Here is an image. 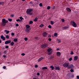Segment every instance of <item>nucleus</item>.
<instances>
[{
    "label": "nucleus",
    "instance_id": "1",
    "mask_svg": "<svg viewBox=\"0 0 79 79\" xmlns=\"http://www.w3.org/2000/svg\"><path fill=\"white\" fill-rule=\"evenodd\" d=\"M8 23V21L6 20L5 19H2V26H5L6 25V23Z\"/></svg>",
    "mask_w": 79,
    "mask_h": 79
},
{
    "label": "nucleus",
    "instance_id": "2",
    "mask_svg": "<svg viewBox=\"0 0 79 79\" xmlns=\"http://www.w3.org/2000/svg\"><path fill=\"white\" fill-rule=\"evenodd\" d=\"M32 9H27L26 11L27 14L28 15H32Z\"/></svg>",
    "mask_w": 79,
    "mask_h": 79
},
{
    "label": "nucleus",
    "instance_id": "3",
    "mask_svg": "<svg viewBox=\"0 0 79 79\" xmlns=\"http://www.w3.org/2000/svg\"><path fill=\"white\" fill-rule=\"evenodd\" d=\"M47 47V44H43L41 46V47L42 48H45L46 47Z\"/></svg>",
    "mask_w": 79,
    "mask_h": 79
},
{
    "label": "nucleus",
    "instance_id": "4",
    "mask_svg": "<svg viewBox=\"0 0 79 79\" xmlns=\"http://www.w3.org/2000/svg\"><path fill=\"white\" fill-rule=\"evenodd\" d=\"M63 66L65 68H67V67L68 68V67L69 66V63H65L63 64Z\"/></svg>",
    "mask_w": 79,
    "mask_h": 79
},
{
    "label": "nucleus",
    "instance_id": "5",
    "mask_svg": "<svg viewBox=\"0 0 79 79\" xmlns=\"http://www.w3.org/2000/svg\"><path fill=\"white\" fill-rule=\"evenodd\" d=\"M71 23H72V25L73 27H77V24L74 22H72Z\"/></svg>",
    "mask_w": 79,
    "mask_h": 79
},
{
    "label": "nucleus",
    "instance_id": "6",
    "mask_svg": "<svg viewBox=\"0 0 79 79\" xmlns=\"http://www.w3.org/2000/svg\"><path fill=\"white\" fill-rule=\"evenodd\" d=\"M5 43V44H10L11 43V41L10 40H8L6 41Z\"/></svg>",
    "mask_w": 79,
    "mask_h": 79
},
{
    "label": "nucleus",
    "instance_id": "7",
    "mask_svg": "<svg viewBox=\"0 0 79 79\" xmlns=\"http://www.w3.org/2000/svg\"><path fill=\"white\" fill-rule=\"evenodd\" d=\"M47 33L45 32H44L43 34L42 35L44 37H47Z\"/></svg>",
    "mask_w": 79,
    "mask_h": 79
},
{
    "label": "nucleus",
    "instance_id": "8",
    "mask_svg": "<svg viewBox=\"0 0 79 79\" xmlns=\"http://www.w3.org/2000/svg\"><path fill=\"white\" fill-rule=\"evenodd\" d=\"M78 59V56H74V61H76Z\"/></svg>",
    "mask_w": 79,
    "mask_h": 79
},
{
    "label": "nucleus",
    "instance_id": "9",
    "mask_svg": "<svg viewBox=\"0 0 79 79\" xmlns=\"http://www.w3.org/2000/svg\"><path fill=\"white\" fill-rule=\"evenodd\" d=\"M74 68V66L72 64H71L69 66V67H68V68Z\"/></svg>",
    "mask_w": 79,
    "mask_h": 79
},
{
    "label": "nucleus",
    "instance_id": "10",
    "mask_svg": "<svg viewBox=\"0 0 79 79\" xmlns=\"http://www.w3.org/2000/svg\"><path fill=\"white\" fill-rule=\"evenodd\" d=\"M66 10H67V11H68V12H71V9H70L68 7H67L66 8Z\"/></svg>",
    "mask_w": 79,
    "mask_h": 79
},
{
    "label": "nucleus",
    "instance_id": "11",
    "mask_svg": "<svg viewBox=\"0 0 79 79\" xmlns=\"http://www.w3.org/2000/svg\"><path fill=\"white\" fill-rule=\"evenodd\" d=\"M1 38L3 40H5V37H4L3 35H2L1 36Z\"/></svg>",
    "mask_w": 79,
    "mask_h": 79
},
{
    "label": "nucleus",
    "instance_id": "12",
    "mask_svg": "<svg viewBox=\"0 0 79 79\" xmlns=\"http://www.w3.org/2000/svg\"><path fill=\"white\" fill-rule=\"evenodd\" d=\"M43 59H44V57H41L38 60V62H40V61H41V60H42Z\"/></svg>",
    "mask_w": 79,
    "mask_h": 79
},
{
    "label": "nucleus",
    "instance_id": "13",
    "mask_svg": "<svg viewBox=\"0 0 79 79\" xmlns=\"http://www.w3.org/2000/svg\"><path fill=\"white\" fill-rule=\"evenodd\" d=\"M55 68L56 69V70H58V71H59V70L60 69V68L59 67H57L56 66Z\"/></svg>",
    "mask_w": 79,
    "mask_h": 79
},
{
    "label": "nucleus",
    "instance_id": "14",
    "mask_svg": "<svg viewBox=\"0 0 79 79\" xmlns=\"http://www.w3.org/2000/svg\"><path fill=\"white\" fill-rule=\"evenodd\" d=\"M4 32H6V34H9V32H10L9 31H8L6 30H4Z\"/></svg>",
    "mask_w": 79,
    "mask_h": 79
},
{
    "label": "nucleus",
    "instance_id": "15",
    "mask_svg": "<svg viewBox=\"0 0 79 79\" xmlns=\"http://www.w3.org/2000/svg\"><path fill=\"white\" fill-rule=\"evenodd\" d=\"M56 54L57 56H60V55H61V53L60 52H57L56 53Z\"/></svg>",
    "mask_w": 79,
    "mask_h": 79
},
{
    "label": "nucleus",
    "instance_id": "16",
    "mask_svg": "<svg viewBox=\"0 0 79 79\" xmlns=\"http://www.w3.org/2000/svg\"><path fill=\"white\" fill-rule=\"evenodd\" d=\"M31 30L30 28H26V31L27 32H29V31Z\"/></svg>",
    "mask_w": 79,
    "mask_h": 79
},
{
    "label": "nucleus",
    "instance_id": "17",
    "mask_svg": "<svg viewBox=\"0 0 79 79\" xmlns=\"http://www.w3.org/2000/svg\"><path fill=\"white\" fill-rule=\"evenodd\" d=\"M26 27L27 29H30L29 27H30V26L28 25H26Z\"/></svg>",
    "mask_w": 79,
    "mask_h": 79
},
{
    "label": "nucleus",
    "instance_id": "18",
    "mask_svg": "<svg viewBox=\"0 0 79 79\" xmlns=\"http://www.w3.org/2000/svg\"><path fill=\"white\" fill-rule=\"evenodd\" d=\"M50 68H51L52 70H53V69H54V67H53V66H51Z\"/></svg>",
    "mask_w": 79,
    "mask_h": 79
},
{
    "label": "nucleus",
    "instance_id": "19",
    "mask_svg": "<svg viewBox=\"0 0 79 79\" xmlns=\"http://www.w3.org/2000/svg\"><path fill=\"white\" fill-rule=\"evenodd\" d=\"M38 19V18H37L36 17L35 19L34 20V21H35V22H36V21H37V20Z\"/></svg>",
    "mask_w": 79,
    "mask_h": 79
},
{
    "label": "nucleus",
    "instance_id": "20",
    "mask_svg": "<svg viewBox=\"0 0 79 79\" xmlns=\"http://www.w3.org/2000/svg\"><path fill=\"white\" fill-rule=\"evenodd\" d=\"M51 51H52V49L49 48L47 50V51L48 52H51Z\"/></svg>",
    "mask_w": 79,
    "mask_h": 79
},
{
    "label": "nucleus",
    "instance_id": "21",
    "mask_svg": "<svg viewBox=\"0 0 79 79\" xmlns=\"http://www.w3.org/2000/svg\"><path fill=\"white\" fill-rule=\"evenodd\" d=\"M42 69H47V68L46 67H44L42 68Z\"/></svg>",
    "mask_w": 79,
    "mask_h": 79
},
{
    "label": "nucleus",
    "instance_id": "22",
    "mask_svg": "<svg viewBox=\"0 0 79 79\" xmlns=\"http://www.w3.org/2000/svg\"><path fill=\"white\" fill-rule=\"evenodd\" d=\"M14 44H15V43H14V42H12L11 43L10 45H12V46H13V45H14Z\"/></svg>",
    "mask_w": 79,
    "mask_h": 79
},
{
    "label": "nucleus",
    "instance_id": "23",
    "mask_svg": "<svg viewBox=\"0 0 79 79\" xmlns=\"http://www.w3.org/2000/svg\"><path fill=\"white\" fill-rule=\"evenodd\" d=\"M67 28H68V27H63L62 29H66Z\"/></svg>",
    "mask_w": 79,
    "mask_h": 79
},
{
    "label": "nucleus",
    "instance_id": "24",
    "mask_svg": "<svg viewBox=\"0 0 79 79\" xmlns=\"http://www.w3.org/2000/svg\"><path fill=\"white\" fill-rule=\"evenodd\" d=\"M8 20L9 21H10V22H11V21H12V19H8Z\"/></svg>",
    "mask_w": 79,
    "mask_h": 79
},
{
    "label": "nucleus",
    "instance_id": "25",
    "mask_svg": "<svg viewBox=\"0 0 79 79\" xmlns=\"http://www.w3.org/2000/svg\"><path fill=\"white\" fill-rule=\"evenodd\" d=\"M58 35V34H57V33H55L54 34V36H55V37H56V36H57V35Z\"/></svg>",
    "mask_w": 79,
    "mask_h": 79
},
{
    "label": "nucleus",
    "instance_id": "26",
    "mask_svg": "<svg viewBox=\"0 0 79 79\" xmlns=\"http://www.w3.org/2000/svg\"><path fill=\"white\" fill-rule=\"evenodd\" d=\"M52 52H48V55H51V54H52Z\"/></svg>",
    "mask_w": 79,
    "mask_h": 79
},
{
    "label": "nucleus",
    "instance_id": "27",
    "mask_svg": "<svg viewBox=\"0 0 79 79\" xmlns=\"http://www.w3.org/2000/svg\"><path fill=\"white\" fill-rule=\"evenodd\" d=\"M5 37L7 39H9V36H8V35H6Z\"/></svg>",
    "mask_w": 79,
    "mask_h": 79
},
{
    "label": "nucleus",
    "instance_id": "28",
    "mask_svg": "<svg viewBox=\"0 0 79 79\" xmlns=\"http://www.w3.org/2000/svg\"><path fill=\"white\" fill-rule=\"evenodd\" d=\"M18 41V40L16 39H15L14 40V42H17Z\"/></svg>",
    "mask_w": 79,
    "mask_h": 79
},
{
    "label": "nucleus",
    "instance_id": "29",
    "mask_svg": "<svg viewBox=\"0 0 79 79\" xmlns=\"http://www.w3.org/2000/svg\"><path fill=\"white\" fill-rule=\"evenodd\" d=\"M16 21L17 22H20L21 21V20L19 19H17Z\"/></svg>",
    "mask_w": 79,
    "mask_h": 79
},
{
    "label": "nucleus",
    "instance_id": "30",
    "mask_svg": "<svg viewBox=\"0 0 79 79\" xmlns=\"http://www.w3.org/2000/svg\"><path fill=\"white\" fill-rule=\"evenodd\" d=\"M32 23H33V22L32 21H31L29 22V24H32Z\"/></svg>",
    "mask_w": 79,
    "mask_h": 79
},
{
    "label": "nucleus",
    "instance_id": "31",
    "mask_svg": "<svg viewBox=\"0 0 79 79\" xmlns=\"http://www.w3.org/2000/svg\"><path fill=\"white\" fill-rule=\"evenodd\" d=\"M70 71L71 73H74V70H73V69H72L70 70Z\"/></svg>",
    "mask_w": 79,
    "mask_h": 79
},
{
    "label": "nucleus",
    "instance_id": "32",
    "mask_svg": "<svg viewBox=\"0 0 79 79\" xmlns=\"http://www.w3.org/2000/svg\"><path fill=\"white\" fill-rule=\"evenodd\" d=\"M39 26L40 27H43V26H44V25H43V24H41Z\"/></svg>",
    "mask_w": 79,
    "mask_h": 79
},
{
    "label": "nucleus",
    "instance_id": "33",
    "mask_svg": "<svg viewBox=\"0 0 79 79\" xmlns=\"http://www.w3.org/2000/svg\"><path fill=\"white\" fill-rule=\"evenodd\" d=\"M47 8L48 10H50V6H48Z\"/></svg>",
    "mask_w": 79,
    "mask_h": 79
},
{
    "label": "nucleus",
    "instance_id": "34",
    "mask_svg": "<svg viewBox=\"0 0 79 79\" xmlns=\"http://www.w3.org/2000/svg\"><path fill=\"white\" fill-rule=\"evenodd\" d=\"M50 22H51V24H52H52H54V23H53V22L52 21H51Z\"/></svg>",
    "mask_w": 79,
    "mask_h": 79
},
{
    "label": "nucleus",
    "instance_id": "35",
    "mask_svg": "<svg viewBox=\"0 0 79 79\" xmlns=\"http://www.w3.org/2000/svg\"><path fill=\"white\" fill-rule=\"evenodd\" d=\"M35 68H37L38 67V65L37 64H36L35 65Z\"/></svg>",
    "mask_w": 79,
    "mask_h": 79
},
{
    "label": "nucleus",
    "instance_id": "36",
    "mask_svg": "<svg viewBox=\"0 0 79 79\" xmlns=\"http://www.w3.org/2000/svg\"><path fill=\"white\" fill-rule=\"evenodd\" d=\"M61 21L62 23H64V19H61Z\"/></svg>",
    "mask_w": 79,
    "mask_h": 79
},
{
    "label": "nucleus",
    "instance_id": "37",
    "mask_svg": "<svg viewBox=\"0 0 79 79\" xmlns=\"http://www.w3.org/2000/svg\"><path fill=\"white\" fill-rule=\"evenodd\" d=\"M48 27L50 29H51V28H52V27L50 25H49L48 26Z\"/></svg>",
    "mask_w": 79,
    "mask_h": 79
},
{
    "label": "nucleus",
    "instance_id": "38",
    "mask_svg": "<svg viewBox=\"0 0 79 79\" xmlns=\"http://www.w3.org/2000/svg\"><path fill=\"white\" fill-rule=\"evenodd\" d=\"M19 18L20 19H21V20H23V17H20Z\"/></svg>",
    "mask_w": 79,
    "mask_h": 79
},
{
    "label": "nucleus",
    "instance_id": "39",
    "mask_svg": "<svg viewBox=\"0 0 79 79\" xmlns=\"http://www.w3.org/2000/svg\"><path fill=\"white\" fill-rule=\"evenodd\" d=\"M24 40H26V41H27V38H25Z\"/></svg>",
    "mask_w": 79,
    "mask_h": 79
},
{
    "label": "nucleus",
    "instance_id": "40",
    "mask_svg": "<svg viewBox=\"0 0 79 79\" xmlns=\"http://www.w3.org/2000/svg\"><path fill=\"white\" fill-rule=\"evenodd\" d=\"M3 4V2H0V5H2Z\"/></svg>",
    "mask_w": 79,
    "mask_h": 79
},
{
    "label": "nucleus",
    "instance_id": "41",
    "mask_svg": "<svg viewBox=\"0 0 79 79\" xmlns=\"http://www.w3.org/2000/svg\"><path fill=\"white\" fill-rule=\"evenodd\" d=\"M21 55H22V56H24V55H25V54L24 53H22L21 54Z\"/></svg>",
    "mask_w": 79,
    "mask_h": 79
},
{
    "label": "nucleus",
    "instance_id": "42",
    "mask_svg": "<svg viewBox=\"0 0 79 79\" xmlns=\"http://www.w3.org/2000/svg\"><path fill=\"white\" fill-rule=\"evenodd\" d=\"M40 6H42V4L41 3H40Z\"/></svg>",
    "mask_w": 79,
    "mask_h": 79
},
{
    "label": "nucleus",
    "instance_id": "43",
    "mask_svg": "<svg viewBox=\"0 0 79 79\" xmlns=\"http://www.w3.org/2000/svg\"><path fill=\"white\" fill-rule=\"evenodd\" d=\"M72 58L70 57L69 59V61H71V60H72Z\"/></svg>",
    "mask_w": 79,
    "mask_h": 79
},
{
    "label": "nucleus",
    "instance_id": "44",
    "mask_svg": "<svg viewBox=\"0 0 79 79\" xmlns=\"http://www.w3.org/2000/svg\"><path fill=\"white\" fill-rule=\"evenodd\" d=\"M16 27H18V26H19V24H18V23H17L16 24Z\"/></svg>",
    "mask_w": 79,
    "mask_h": 79
},
{
    "label": "nucleus",
    "instance_id": "45",
    "mask_svg": "<svg viewBox=\"0 0 79 79\" xmlns=\"http://www.w3.org/2000/svg\"><path fill=\"white\" fill-rule=\"evenodd\" d=\"M3 58H6V55H3Z\"/></svg>",
    "mask_w": 79,
    "mask_h": 79
},
{
    "label": "nucleus",
    "instance_id": "46",
    "mask_svg": "<svg viewBox=\"0 0 79 79\" xmlns=\"http://www.w3.org/2000/svg\"><path fill=\"white\" fill-rule=\"evenodd\" d=\"M48 40H49V41H51V40H52V39L51 38H49Z\"/></svg>",
    "mask_w": 79,
    "mask_h": 79
},
{
    "label": "nucleus",
    "instance_id": "47",
    "mask_svg": "<svg viewBox=\"0 0 79 79\" xmlns=\"http://www.w3.org/2000/svg\"><path fill=\"white\" fill-rule=\"evenodd\" d=\"M3 69H6V66H4L3 67Z\"/></svg>",
    "mask_w": 79,
    "mask_h": 79
},
{
    "label": "nucleus",
    "instance_id": "48",
    "mask_svg": "<svg viewBox=\"0 0 79 79\" xmlns=\"http://www.w3.org/2000/svg\"><path fill=\"white\" fill-rule=\"evenodd\" d=\"M71 55H73V52H72L70 53Z\"/></svg>",
    "mask_w": 79,
    "mask_h": 79
},
{
    "label": "nucleus",
    "instance_id": "49",
    "mask_svg": "<svg viewBox=\"0 0 79 79\" xmlns=\"http://www.w3.org/2000/svg\"><path fill=\"white\" fill-rule=\"evenodd\" d=\"M77 79H79V76H77Z\"/></svg>",
    "mask_w": 79,
    "mask_h": 79
},
{
    "label": "nucleus",
    "instance_id": "50",
    "mask_svg": "<svg viewBox=\"0 0 79 79\" xmlns=\"http://www.w3.org/2000/svg\"><path fill=\"white\" fill-rule=\"evenodd\" d=\"M15 35V34L13 33H11V35Z\"/></svg>",
    "mask_w": 79,
    "mask_h": 79
},
{
    "label": "nucleus",
    "instance_id": "51",
    "mask_svg": "<svg viewBox=\"0 0 79 79\" xmlns=\"http://www.w3.org/2000/svg\"><path fill=\"white\" fill-rule=\"evenodd\" d=\"M5 48H8V46H6L5 47Z\"/></svg>",
    "mask_w": 79,
    "mask_h": 79
},
{
    "label": "nucleus",
    "instance_id": "52",
    "mask_svg": "<svg viewBox=\"0 0 79 79\" xmlns=\"http://www.w3.org/2000/svg\"><path fill=\"white\" fill-rule=\"evenodd\" d=\"M58 40V43H60V42H61V40Z\"/></svg>",
    "mask_w": 79,
    "mask_h": 79
},
{
    "label": "nucleus",
    "instance_id": "53",
    "mask_svg": "<svg viewBox=\"0 0 79 79\" xmlns=\"http://www.w3.org/2000/svg\"><path fill=\"white\" fill-rule=\"evenodd\" d=\"M4 54H6V51H5L4 52Z\"/></svg>",
    "mask_w": 79,
    "mask_h": 79
},
{
    "label": "nucleus",
    "instance_id": "54",
    "mask_svg": "<svg viewBox=\"0 0 79 79\" xmlns=\"http://www.w3.org/2000/svg\"><path fill=\"white\" fill-rule=\"evenodd\" d=\"M37 76H39L40 75V73H37Z\"/></svg>",
    "mask_w": 79,
    "mask_h": 79
},
{
    "label": "nucleus",
    "instance_id": "55",
    "mask_svg": "<svg viewBox=\"0 0 79 79\" xmlns=\"http://www.w3.org/2000/svg\"><path fill=\"white\" fill-rule=\"evenodd\" d=\"M48 37H51V35H48Z\"/></svg>",
    "mask_w": 79,
    "mask_h": 79
},
{
    "label": "nucleus",
    "instance_id": "56",
    "mask_svg": "<svg viewBox=\"0 0 79 79\" xmlns=\"http://www.w3.org/2000/svg\"><path fill=\"white\" fill-rule=\"evenodd\" d=\"M55 6H54L52 8V9H55Z\"/></svg>",
    "mask_w": 79,
    "mask_h": 79
},
{
    "label": "nucleus",
    "instance_id": "57",
    "mask_svg": "<svg viewBox=\"0 0 79 79\" xmlns=\"http://www.w3.org/2000/svg\"><path fill=\"white\" fill-rule=\"evenodd\" d=\"M14 15H11V17H13Z\"/></svg>",
    "mask_w": 79,
    "mask_h": 79
},
{
    "label": "nucleus",
    "instance_id": "58",
    "mask_svg": "<svg viewBox=\"0 0 79 79\" xmlns=\"http://www.w3.org/2000/svg\"><path fill=\"white\" fill-rule=\"evenodd\" d=\"M57 50H60V49L59 48H57L56 49Z\"/></svg>",
    "mask_w": 79,
    "mask_h": 79
},
{
    "label": "nucleus",
    "instance_id": "59",
    "mask_svg": "<svg viewBox=\"0 0 79 79\" xmlns=\"http://www.w3.org/2000/svg\"><path fill=\"white\" fill-rule=\"evenodd\" d=\"M1 43H2V41L0 40V44H1Z\"/></svg>",
    "mask_w": 79,
    "mask_h": 79
},
{
    "label": "nucleus",
    "instance_id": "60",
    "mask_svg": "<svg viewBox=\"0 0 79 79\" xmlns=\"http://www.w3.org/2000/svg\"><path fill=\"white\" fill-rule=\"evenodd\" d=\"M35 39H37V37H35Z\"/></svg>",
    "mask_w": 79,
    "mask_h": 79
},
{
    "label": "nucleus",
    "instance_id": "61",
    "mask_svg": "<svg viewBox=\"0 0 79 79\" xmlns=\"http://www.w3.org/2000/svg\"><path fill=\"white\" fill-rule=\"evenodd\" d=\"M23 1H25L26 0H22Z\"/></svg>",
    "mask_w": 79,
    "mask_h": 79
},
{
    "label": "nucleus",
    "instance_id": "62",
    "mask_svg": "<svg viewBox=\"0 0 79 79\" xmlns=\"http://www.w3.org/2000/svg\"><path fill=\"white\" fill-rule=\"evenodd\" d=\"M72 77H74V76H72Z\"/></svg>",
    "mask_w": 79,
    "mask_h": 79
},
{
    "label": "nucleus",
    "instance_id": "63",
    "mask_svg": "<svg viewBox=\"0 0 79 79\" xmlns=\"http://www.w3.org/2000/svg\"><path fill=\"white\" fill-rule=\"evenodd\" d=\"M30 2L31 3H32V2Z\"/></svg>",
    "mask_w": 79,
    "mask_h": 79
},
{
    "label": "nucleus",
    "instance_id": "64",
    "mask_svg": "<svg viewBox=\"0 0 79 79\" xmlns=\"http://www.w3.org/2000/svg\"><path fill=\"white\" fill-rule=\"evenodd\" d=\"M35 1H37V0H35Z\"/></svg>",
    "mask_w": 79,
    "mask_h": 79
}]
</instances>
